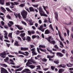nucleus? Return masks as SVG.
I'll return each mask as SVG.
<instances>
[{"label": "nucleus", "instance_id": "nucleus-1", "mask_svg": "<svg viewBox=\"0 0 73 73\" xmlns=\"http://www.w3.org/2000/svg\"><path fill=\"white\" fill-rule=\"evenodd\" d=\"M38 10L39 11L40 14L41 16L48 17V15L45 13V12L42 11V9L41 8V7H39Z\"/></svg>", "mask_w": 73, "mask_h": 73}, {"label": "nucleus", "instance_id": "nucleus-2", "mask_svg": "<svg viewBox=\"0 0 73 73\" xmlns=\"http://www.w3.org/2000/svg\"><path fill=\"white\" fill-rule=\"evenodd\" d=\"M27 14H28V12L24 10L22 11L21 12V15H22L23 19H25L26 21H28V19H25L27 18Z\"/></svg>", "mask_w": 73, "mask_h": 73}, {"label": "nucleus", "instance_id": "nucleus-3", "mask_svg": "<svg viewBox=\"0 0 73 73\" xmlns=\"http://www.w3.org/2000/svg\"><path fill=\"white\" fill-rule=\"evenodd\" d=\"M47 40L50 43V44H52L53 45H54L56 44V42L54 40H53V38L52 37V36H50L47 39Z\"/></svg>", "mask_w": 73, "mask_h": 73}, {"label": "nucleus", "instance_id": "nucleus-4", "mask_svg": "<svg viewBox=\"0 0 73 73\" xmlns=\"http://www.w3.org/2000/svg\"><path fill=\"white\" fill-rule=\"evenodd\" d=\"M32 62L33 64H36V62H35V60L32 59H30L28 60L27 63H26V65L28 66V65L32 64Z\"/></svg>", "mask_w": 73, "mask_h": 73}, {"label": "nucleus", "instance_id": "nucleus-5", "mask_svg": "<svg viewBox=\"0 0 73 73\" xmlns=\"http://www.w3.org/2000/svg\"><path fill=\"white\" fill-rule=\"evenodd\" d=\"M7 51H4L3 52H2L0 54V56H1L3 58H5L6 57V54H9V52L7 53H5V52H7Z\"/></svg>", "mask_w": 73, "mask_h": 73}, {"label": "nucleus", "instance_id": "nucleus-6", "mask_svg": "<svg viewBox=\"0 0 73 73\" xmlns=\"http://www.w3.org/2000/svg\"><path fill=\"white\" fill-rule=\"evenodd\" d=\"M26 72L27 73H31V72L30 71V70L28 68H26L24 70H23L21 72V73H23Z\"/></svg>", "mask_w": 73, "mask_h": 73}, {"label": "nucleus", "instance_id": "nucleus-7", "mask_svg": "<svg viewBox=\"0 0 73 73\" xmlns=\"http://www.w3.org/2000/svg\"><path fill=\"white\" fill-rule=\"evenodd\" d=\"M25 33H22L20 35V36H21V38H22L23 40L24 41H25L26 40L25 37L24 36H25Z\"/></svg>", "mask_w": 73, "mask_h": 73}, {"label": "nucleus", "instance_id": "nucleus-8", "mask_svg": "<svg viewBox=\"0 0 73 73\" xmlns=\"http://www.w3.org/2000/svg\"><path fill=\"white\" fill-rule=\"evenodd\" d=\"M31 51H32V53L33 54L32 55V56H34V55H37V53L36 52H35V48H33L31 50Z\"/></svg>", "mask_w": 73, "mask_h": 73}, {"label": "nucleus", "instance_id": "nucleus-9", "mask_svg": "<svg viewBox=\"0 0 73 73\" xmlns=\"http://www.w3.org/2000/svg\"><path fill=\"white\" fill-rule=\"evenodd\" d=\"M14 15L15 16L16 18H17L18 17L20 18V17H21V15H20V13L17 14V13H14Z\"/></svg>", "mask_w": 73, "mask_h": 73}, {"label": "nucleus", "instance_id": "nucleus-10", "mask_svg": "<svg viewBox=\"0 0 73 73\" xmlns=\"http://www.w3.org/2000/svg\"><path fill=\"white\" fill-rule=\"evenodd\" d=\"M15 25L19 30H23V27L19 25Z\"/></svg>", "mask_w": 73, "mask_h": 73}, {"label": "nucleus", "instance_id": "nucleus-11", "mask_svg": "<svg viewBox=\"0 0 73 73\" xmlns=\"http://www.w3.org/2000/svg\"><path fill=\"white\" fill-rule=\"evenodd\" d=\"M21 50H23V51H26L28 50V48L21 47Z\"/></svg>", "mask_w": 73, "mask_h": 73}, {"label": "nucleus", "instance_id": "nucleus-12", "mask_svg": "<svg viewBox=\"0 0 73 73\" xmlns=\"http://www.w3.org/2000/svg\"><path fill=\"white\" fill-rule=\"evenodd\" d=\"M65 66H66V65L64 64H62L59 65L58 67H59V68H65Z\"/></svg>", "mask_w": 73, "mask_h": 73}, {"label": "nucleus", "instance_id": "nucleus-13", "mask_svg": "<svg viewBox=\"0 0 73 73\" xmlns=\"http://www.w3.org/2000/svg\"><path fill=\"white\" fill-rule=\"evenodd\" d=\"M56 56H59V57H62L63 55L60 52H57Z\"/></svg>", "mask_w": 73, "mask_h": 73}, {"label": "nucleus", "instance_id": "nucleus-14", "mask_svg": "<svg viewBox=\"0 0 73 73\" xmlns=\"http://www.w3.org/2000/svg\"><path fill=\"white\" fill-rule=\"evenodd\" d=\"M9 23L11 24L10 25L9 24V23H8V26L9 27H11L12 26V25H13V22L12 21H9Z\"/></svg>", "mask_w": 73, "mask_h": 73}, {"label": "nucleus", "instance_id": "nucleus-15", "mask_svg": "<svg viewBox=\"0 0 73 73\" xmlns=\"http://www.w3.org/2000/svg\"><path fill=\"white\" fill-rule=\"evenodd\" d=\"M58 41L60 42V45L62 46H60V47L62 48H64V44H63V43H62V42L60 41V40H58Z\"/></svg>", "mask_w": 73, "mask_h": 73}, {"label": "nucleus", "instance_id": "nucleus-16", "mask_svg": "<svg viewBox=\"0 0 73 73\" xmlns=\"http://www.w3.org/2000/svg\"><path fill=\"white\" fill-rule=\"evenodd\" d=\"M23 69V67H21L20 68H18L15 71V72H17L21 71Z\"/></svg>", "mask_w": 73, "mask_h": 73}, {"label": "nucleus", "instance_id": "nucleus-17", "mask_svg": "<svg viewBox=\"0 0 73 73\" xmlns=\"http://www.w3.org/2000/svg\"><path fill=\"white\" fill-rule=\"evenodd\" d=\"M54 15H55V17L56 19L58 20V13L57 12H55L54 13Z\"/></svg>", "mask_w": 73, "mask_h": 73}, {"label": "nucleus", "instance_id": "nucleus-18", "mask_svg": "<svg viewBox=\"0 0 73 73\" xmlns=\"http://www.w3.org/2000/svg\"><path fill=\"white\" fill-rule=\"evenodd\" d=\"M64 70H64V69L61 68L58 71V72L59 73H62L63 72H64Z\"/></svg>", "mask_w": 73, "mask_h": 73}, {"label": "nucleus", "instance_id": "nucleus-19", "mask_svg": "<svg viewBox=\"0 0 73 73\" xmlns=\"http://www.w3.org/2000/svg\"><path fill=\"white\" fill-rule=\"evenodd\" d=\"M49 33H50V31L48 29L45 30V34H49Z\"/></svg>", "mask_w": 73, "mask_h": 73}, {"label": "nucleus", "instance_id": "nucleus-20", "mask_svg": "<svg viewBox=\"0 0 73 73\" xmlns=\"http://www.w3.org/2000/svg\"><path fill=\"white\" fill-rule=\"evenodd\" d=\"M5 0H0V4L4 5V4Z\"/></svg>", "mask_w": 73, "mask_h": 73}, {"label": "nucleus", "instance_id": "nucleus-21", "mask_svg": "<svg viewBox=\"0 0 73 73\" xmlns=\"http://www.w3.org/2000/svg\"><path fill=\"white\" fill-rule=\"evenodd\" d=\"M25 3H22L20 4L19 6L20 7H25Z\"/></svg>", "mask_w": 73, "mask_h": 73}, {"label": "nucleus", "instance_id": "nucleus-22", "mask_svg": "<svg viewBox=\"0 0 73 73\" xmlns=\"http://www.w3.org/2000/svg\"><path fill=\"white\" fill-rule=\"evenodd\" d=\"M66 65L68 67H72V66H73V64L69 63V64H66Z\"/></svg>", "mask_w": 73, "mask_h": 73}, {"label": "nucleus", "instance_id": "nucleus-23", "mask_svg": "<svg viewBox=\"0 0 73 73\" xmlns=\"http://www.w3.org/2000/svg\"><path fill=\"white\" fill-rule=\"evenodd\" d=\"M1 9L2 12H4V13H5V12L6 10H5L4 8H3V7H1Z\"/></svg>", "mask_w": 73, "mask_h": 73}, {"label": "nucleus", "instance_id": "nucleus-24", "mask_svg": "<svg viewBox=\"0 0 73 73\" xmlns=\"http://www.w3.org/2000/svg\"><path fill=\"white\" fill-rule=\"evenodd\" d=\"M9 61H10V62H10L11 64H12V65H15V63L14 62L12 59H10Z\"/></svg>", "mask_w": 73, "mask_h": 73}, {"label": "nucleus", "instance_id": "nucleus-25", "mask_svg": "<svg viewBox=\"0 0 73 73\" xmlns=\"http://www.w3.org/2000/svg\"><path fill=\"white\" fill-rule=\"evenodd\" d=\"M26 40L28 41H31V37L29 36H27L26 37Z\"/></svg>", "mask_w": 73, "mask_h": 73}, {"label": "nucleus", "instance_id": "nucleus-26", "mask_svg": "<svg viewBox=\"0 0 73 73\" xmlns=\"http://www.w3.org/2000/svg\"><path fill=\"white\" fill-rule=\"evenodd\" d=\"M39 48H45V46L44 45H40L39 46Z\"/></svg>", "mask_w": 73, "mask_h": 73}, {"label": "nucleus", "instance_id": "nucleus-27", "mask_svg": "<svg viewBox=\"0 0 73 73\" xmlns=\"http://www.w3.org/2000/svg\"><path fill=\"white\" fill-rule=\"evenodd\" d=\"M13 33H9V35H8V36L9 37H10L11 38H12V35Z\"/></svg>", "mask_w": 73, "mask_h": 73}, {"label": "nucleus", "instance_id": "nucleus-28", "mask_svg": "<svg viewBox=\"0 0 73 73\" xmlns=\"http://www.w3.org/2000/svg\"><path fill=\"white\" fill-rule=\"evenodd\" d=\"M4 61H5L6 62H7L8 61H9V58L8 57H7L5 59H4Z\"/></svg>", "mask_w": 73, "mask_h": 73}, {"label": "nucleus", "instance_id": "nucleus-29", "mask_svg": "<svg viewBox=\"0 0 73 73\" xmlns=\"http://www.w3.org/2000/svg\"><path fill=\"white\" fill-rule=\"evenodd\" d=\"M58 33L59 34V36L60 37V39H61V41H64V39L63 38H62L61 36V35L60 34V33H59V31H58Z\"/></svg>", "mask_w": 73, "mask_h": 73}, {"label": "nucleus", "instance_id": "nucleus-30", "mask_svg": "<svg viewBox=\"0 0 73 73\" xmlns=\"http://www.w3.org/2000/svg\"><path fill=\"white\" fill-rule=\"evenodd\" d=\"M15 42L14 43L15 45H16V46H19V44L18 43V42L17 41H15Z\"/></svg>", "mask_w": 73, "mask_h": 73}, {"label": "nucleus", "instance_id": "nucleus-31", "mask_svg": "<svg viewBox=\"0 0 73 73\" xmlns=\"http://www.w3.org/2000/svg\"><path fill=\"white\" fill-rule=\"evenodd\" d=\"M3 32L4 33V36H7L8 35V32H7V31H3Z\"/></svg>", "mask_w": 73, "mask_h": 73}, {"label": "nucleus", "instance_id": "nucleus-32", "mask_svg": "<svg viewBox=\"0 0 73 73\" xmlns=\"http://www.w3.org/2000/svg\"><path fill=\"white\" fill-rule=\"evenodd\" d=\"M29 22L30 23L31 25H33V22L32 19H30L29 21Z\"/></svg>", "mask_w": 73, "mask_h": 73}, {"label": "nucleus", "instance_id": "nucleus-33", "mask_svg": "<svg viewBox=\"0 0 73 73\" xmlns=\"http://www.w3.org/2000/svg\"><path fill=\"white\" fill-rule=\"evenodd\" d=\"M66 30L67 35L68 36H69V32H70V31H69V29H66Z\"/></svg>", "mask_w": 73, "mask_h": 73}, {"label": "nucleus", "instance_id": "nucleus-34", "mask_svg": "<svg viewBox=\"0 0 73 73\" xmlns=\"http://www.w3.org/2000/svg\"><path fill=\"white\" fill-rule=\"evenodd\" d=\"M19 53L20 54H23V55H26V54L24 53V52H21V51H19Z\"/></svg>", "mask_w": 73, "mask_h": 73}, {"label": "nucleus", "instance_id": "nucleus-35", "mask_svg": "<svg viewBox=\"0 0 73 73\" xmlns=\"http://www.w3.org/2000/svg\"><path fill=\"white\" fill-rule=\"evenodd\" d=\"M6 9L8 11V12H12V11L9 9L8 7L6 8Z\"/></svg>", "mask_w": 73, "mask_h": 73}, {"label": "nucleus", "instance_id": "nucleus-36", "mask_svg": "<svg viewBox=\"0 0 73 73\" xmlns=\"http://www.w3.org/2000/svg\"><path fill=\"white\" fill-rule=\"evenodd\" d=\"M29 9H30V11H34V9H33V8L32 7H30Z\"/></svg>", "mask_w": 73, "mask_h": 73}, {"label": "nucleus", "instance_id": "nucleus-37", "mask_svg": "<svg viewBox=\"0 0 73 73\" xmlns=\"http://www.w3.org/2000/svg\"><path fill=\"white\" fill-rule=\"evenodd\" d=\"M39 50H40L41 51V52H45V51H46V50H45V49H43L42 48H39Z\"/></svg>", "mask_w": 73, "mask_h": 73}, {"label": "nucleus", "instance_id": "nucleus-38", "mask_svg": "<svg viewBox=\"0 0 73 73\" xmlns=\"http://www.w3.org/2000/svg\"><path fill=\"white\" fill-rule=\"evenodd\" d=\"M29 67L31 68V69H33V68H35V66L33 65H31Z\"/></svg>", "mask_w": 73, "mask_h": 73}, {"label": "nucleus", "instance_id": "nucleus-39", "mask_svg": "<svg viewBox=\"0 0 73 73\" xmlns=\"http://www.w3.org/2000/svg\"><path fill=\"white\" fill-rule=\"evenodd\" d=\"M43 7L44 11L46 10V8H48V7L47 6H46L45 7L44 6H43Z\"/></svg>", "mask_w": 73, "mask_h": 73}, {"label": "nucleus", "instance_id": "nucleus-40", "mask_svg": "<svg viewBox=\"0 0 73 73\" xmlns=\"http://www.w3.org/2000/svg\"><path fill=\"white\" fill-rule=\"evenodd\" d=\"M54 63H55V64H59V61L58 60L54 61Z\"/></svg>", "mask_w": 73, "mask_h": 73}, {"label": "nucleus", "instance_id": "nucleus-41", "mask_svg": "<svg viewBox=\"0 0 73 73\" xmlns=\"http://www.w3.org/2000/svg\"><path fill=\"white\" fill-rule=\"evenodd\" d=\"M11 3V2H7L6 3V6H9L10 5V3Z\"/></svg>", "mask_w": 73, "mask_h": 73}, {"label": "nucleus", "instance_id": "nucleus-42", "mask_svg": "<svg viewBox=\"0 0 73 73\" xmlns=\"http://www.w3.org/2000/svg\"><path fill=\"white\" fill-rule=\"evenodd\" d=\"M1 65L2 66H3V67H7V65L5 64H1Z\"/></svg>", "mask_w": 73, "mask_h": 73}, {"label": "nucleus", "instance_id": "nucleus-43", "mask_svg": "<svg viewBox=\"0 0 73 73\" xmlns=\"http://www.w3.org/2000/svg\"><path fill=\"white\" fill-rule=\"evenodd\" d=\"M37 37V35H33L32 36V38H33V39L34 38H35Z\"/></svg>", "mask_w": 73, "mask_h": 73}, {"label": "nucleus", "instance_id": "nucleus-44", "mask_svg": "<svg viewBox=\"0 0 73 73\" xmlns=\"http://www.w3.org/2000/svg\"><path fill=\"white\" fill-rule=\"evenodd\" d=\"M21 22L23 24L25 25H27V23H26L24 21H22Z\"/></svg>", "mask_w": 73, "mask_h": 73}, {"label": "nucleus", "instance_id": "nucleus-45", "mask_svg": "<svg viewBox=\"0 0 73 73\" xmlns=\"http://www.w3.org/2000/svg\"><path fill=\"white\" fill-rule=\"evenodd\" d=\"M49 27L51 28V29L52 30V31H54V30L53 29V27H52V25H49Z\"/></svg>", "mask_w": 73, "mask_h": 73}, {"label": "nucleus", "instance_id": "nucleus-46", "mask_svg": "<svg viewBox=\"0 0 73 73\" xmlns=\"http://www.w3.org/2000/svg\"><path fill=\"white\" fill-rule=\"evenodd\" d=\"M32 5L34 7H35V8H36L38 7V5Z\"/></svg>", "mask_w": 73, "mask_h": 73}, {"label": "nucleus", "instance_id": "nucleus-47", "mask_svg": "<svg viewBox=\"0 0 73 73\" xmlns=\"http://www.w3.org/2000/svg\"><path fill=\"white\" fill-rule=\"evenodd\" d=\"M42 28H43V25H42L40 26V27L38 29L39 30L42 29Z\"/></svg>", "mask_w": 73, "mask_h": 73}, {"label": "nucleus", "instance_id": "nucleus-48", "mask_svg": "<svg viewBox=\"0 0 73 73\" xmlns=\"http://www.w3.org/2000/svg\"><path fill=\"white\" fill-rule=\"evenodd\" d=\"M37 51L38 52V53H39L40 54H41V52H40V51L39 50V49L37 47Z\"/></svg>", "mask_w": 73, "mask_h": 73}, {"label": "nucleus", "instance_id": "nucleus-49", "mask_svg": "<svg viewBox=\"0 0 73 73\" xmlns=\"http://www.w3.org/2000/svg\"><path fill=\"white\" fill-rule=\"evenodd\" d=\"M70 61L71 62H73V56H71L70 58Z\"/></svg>", "mask_w": 73, "mask_h": 73}, {"label": "nucleus", "instance_id": "nucleus-50", "mask_svg": "<svg viewBox=\"0 0 73 73\" xmlns=\"http://www.w3.org/2000/svg\"><path fill=\"white\" fill-rule=\"evenodd\" d=\"M42 60L43 62H46L47 61V59L45 58H43L42 59Z\"/></svg>", "mask_w": 73, "mask_h": 73}, {"label": "nucleus", "instance_id": "nucleus-51", "mask_svg": "<svg viewBox=\"0 0 73 73\" xmlns=\"http://www.w3.org/2000/svg\"><path fill=\"white\" fill-rule=\"evenodd\" d=\"M3 35H2V36H0V40H1V41H3Z\"/></svg>", "mask_w": 73, "mask_h": 73}, {"label": "nucleus", "instance_id": "nucleus-52", "mask_svg": "<svg viewBox=\"0 0 73 73\" xmlns=\"http://www.w3.org/2000/svg\"><path fill=\"white\" fill-rule=\"evenodd\" d=\"M17 38L19 40H20V41H21V38L19 36H18L17 37Z\"/></svg>", "mask_w": 73, "mask_h": 73}, {"label": "nucleus", "instance_id": "nucleus-53", "mask_svg": "<svg viewBox=\"0 0 73 73\" xmlns=\"http://www.w3.org/2000/svg\"><path fill=\"white\" fill-rule=\"evenodd\" d=\"M36 67H37V68H36V70L40 69V66H37Z\"/></svg>", "mask_w": 73, "mask_h": 73}, {"label": "nucleus", "instance_id": "nucleus-54", "mask_svg": "<svg viewBox=\"0 0 73 73\" xmlns=\"http://www.w3.org/2000/svg\"><path fill=\"white\" fill-rule=\"evenodd\" d=\"M51 69H52V70H54V68H55V67L53 66H52L51 67Z\"/></svg>", "mask_w": 73, "mask_h": 73}, {"label": "nucleus", "instance_id": "nucleus-55", "mask_svg": "<svg viewBox=\"0 0 73 73\" xmlns=\"http://www.w3.org/2000/svg\"><path fill=\"white\" fill-rule=\"evenodd\" d=\"M46 49L49 52H51V51H52L51 50H50V48H49V47L47 48Z\"/></svg>", "mask_w": 73, "mask_h": 73}, {"label": "nucleus", "instance_id": "nucleus-56", "mask_svg": "<svg viewBox=\"0 0 73 73\" xmlns=\"http://www.w3.org/2000/svg\"><path fill=\"white\" fill-rule=\"evenodd\" d=\"M14 3L15 5H18V4H19V3L17 2H14Z\"/></svg>", "mask_w": 73, "mask_h": 73}, {"label": "nucleus", "instance_id": "nucleus-57", "mask_svg": "<svg viewBox=\"0 0 73 73\" xmlns=\"http://www.w3.org/2000/svg\"><path fill=\"white\" fill-rule=\"evenodd\" d=\"M8 56L9 57H10V58L15 57V56H12V55H8Z\"/></svg>", "mask_w": 73, "mask_h": 73}, {"label": "nucleus", "instance_id": "nucleus-58", "mask_svg": "<svg viewBox=\"0 0 73 73\" xmlns=\"http://www.w3.org/2000/svg\"><path fill=\"white\" fill-rule=\"evenodd\" d=\"M70 37L71 39H73V35L72 34H71L70 36Z\"/></svg>", "mask_w": 73, "mask_h": 73}, {"label": "nucleus", "instance_id": "nucleus-59", "mask_svg": "<svg viewBox=\"0 0 73 73\" xmlns=\"http://www.w3.org/2000/svg\"><path fill=\"white\" fill-rule=\"evenodd\" d=\"M6 17L7 18V19H11V16L9 15H7L6 16Z\"/></svg>", "mask_w": 73, "mask_h": 73}, {"label": "nucleus", "instance_id": "nucleus-60", "mask_svg": "<svg viewBox=\"0 0 73 73\" xmlns=\"http://www.w3.org/2000/svg\"><path fill=\"white\" fill-rule=\"evenodd\" d=\"M1 23L2 24V26H4V24H5V23L4 22H3V21H1Z\"/></svg>", "mask_w": 73, "mask_h": 73}, {"label": "nucleus", "instance_id": "nucleus-61", "mask_svg": "<svg viewBox=\"0 0 73 73\" xmlns=\"http://www.w3.org/2000/svg\"><path fill=\"white\" fill-rule=\"evenodd\" d=\"M28 33L29 34V35H30L32 34L31 31H28Z\"/></svg>", "mask_w": 73, "mask_h": 73}, {"label": "nucleus", "instance_id": "nucleus-62", "mask_svg": "<svg viewBox=\"0 0 73 73\" xmlns=\"http://www.w3.org/2000/svg\"><path fill=\"white\" fill-rule=\"evenodd\" d=\"M16 34L17 35H19V34H20V31H17L16 32Z\"/></svg>", "mask_w": 73, "mask_h": 73}, {"label": "nucleus", "instance_id": "nucleus-63", "mask_svg": "<svg viewBox=\"0 0 73 73\" xmlns=\"http://www.w3.org/2000/svg\"><path fill=\"white\" fill-rule=\"evenodd\" d=\"M54 48H56V49H58V47L57 46V45H56L54 46Z\"/></svg>", "mask_w": 73, "mask_h": 73}, {"label": "nucleus", "instance_id": "nucleus-64", "mask_svg": "<svg viewBox=\"0 0 73 73\" xmlns=\"http://www.w3.org/2000/svg\"><path fill=\"white\" fill-rule=\"evenodd\" d=\"M30 46L31 47V48H34L35 47V46L33 45H30Z\"/></svg>", "mask_w": 73, "mask_h": 73}]
</instances>
